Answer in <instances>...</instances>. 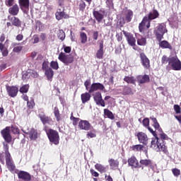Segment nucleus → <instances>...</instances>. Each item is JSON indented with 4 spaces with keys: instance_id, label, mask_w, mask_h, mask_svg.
<instances>
[{
    "instance_id": "28",
    "label": "nucleus",
    "mask_w": 181,
    "mask_h": 181,
    "mask_svg": "<svg viewBox=\"0 0 181 181\" xmlns=\"http://www.w3.org/2000/svg\"><path fill=\"white\" fill-rule=\"evenodd\" d=\"M8 13L13 16H16L18 13H19V6L16 4L11 6V7L8 8Z\"/></svg>"
},
{
    "instance_id": "47",
    "label": "nucleus",
    "mask_w": 181,
    "mask_h": 181,
    "mask_svg": "<svg viewBox=\"0 0 181 181\" xmlns=\"http://www.w3.org/2000/svg\"><path fill=\"white\" fill-rule=\"evenodd\" d=\"M19 91H20V93H21V94L28 93V91H29V85H28V84L23 85V86H21L20 88Z\"/></svg>"
},
{
    "instance_id": "51",
    "label": "nucleus",
    "mask_w": 181,
    "mask_h": 181,
    "mask_svg": "<svg viewBox=\"0 0 181 181\" xmlns=\"http://www.w3.org/2000/svg\"><path fill=\"white\" fill-rule=\"evenodd\" d=\"M171 171L175 177H178L179 176H180V170H179V168H173Z\"/></svg>"
},
{
    "instance_id": "39",
    "label": "nucleus",
    "mask_w": 181,
    "mask_h": 181,
    "mask_svg": "<svg viewBox=\"0 0 181 181\" xmlns=\"http://www.w3.org/2000/svg\"><path fill=\"white\" fill-rule=\"evenodd\" d=\"M0 51L1 52L2 56H4V57H6V56L9 54L8 49L5 47V45L3 43H0Z\"/></svg>"
},
{
    "instance_id": "30",
    "label": "nucleus",
    "mask_w": 181,
    "mask_h": 181,
    "mask_svg": "<svg viewBox=\"0 0 181 181\" xmlns=\"http://www.w3.org/2000/svg\"><path fill=\"white\" fill-rule=\"evenodd\" d=\"M81 100L82 101V104H86V103H88L91 100V93L90 92H86L81 95Z\"/></svg>"
},
{
    "instance_id": "38",
    "label": "nucleus",
    "mask_w": 181,
    "mask_h": 181,
    "mask_svg": "<svg viewBox=\"0 0 181 181\" xmlns=\"http://www.w3.org/2000/svg\"><path fill=\"white\" fill-rule=\"evenodd\" d=\"M144 145L142 144H136L131 147V149L134 151V152H141V151H144Z\"/></svg>"
},
{
    "instance_id": "3",
    "label": "nucleus",
    "mask_w": 181,
    "mask_h": 181,
    "mask_svg": "<svg viewBox=\"0 0 181 181\" xmlns=\"http://www.w3.org/2000/svg\"><path fill=\"white\" fill-rule=\"evenodd\" d=\"M168 32L166 29V25L165 23L158 24V25L154 30V35L158 42H161L163 39V35Z\"/></svg>"
},
{
    "instance_id": "2",
    "label": "nucleus",
    "mask_w": 181,
    "mask_h": 181,
    "mask_svg": "<svg viewBox=\"0 0 181 181\" xmlns=\"http://www.w3.org/2000/svg\"><path fill=\"white\" fill-rule=\"evenodd\" d=\"M158 18H159V12L154 8L152 11H150L147 16H145L141 22L139 24V32H141V33L145 32V26L147 29H149V28H151V22Z\"/></svg>"
},
{
    "instance_id": "7",
    "label": "nucleus",
    "mask_w": 181,
    "mask_h": 181,
    "mask_svg": "<svg viewBox=\"0 0 181 181\" xmlns=\"http://www.w3.org/2000/svg\"><path fill=\"white\" fill-rule=\"evenodd\" d=\"M1 134L5 142L11 144L12 142V135H11V127H6L1 131Z\"/></svg>"
},
{
    "instance_id": "13",
    "label": "nucleus",
    "mask_w": 181,
    "mask_h": 181,
    "mask_svg": "<svg viewBox=\"0 0 181 181\" xmlns=\"http://www.w3.org/2000/svg\"><path fill=\"white\" fill-rule=\"evenodd\" d=\"M105 87L101 83H93L91 84L90 87L89 88L88 93L93 94V93H95V91H103Z\"/></svg>"
},
{
    "instance_id": "14",
    "label": "nucleus",
    "mask_w": 181,
    "mask_h": 181,
    "mask_svg": "<svg viewBox=\"0 0 181 181\" xmlns=\"http://www.w3.org/2000/svg\"><path fill=\"white\" fill-rule=\"evenodd\" d=\"M64 11V7L62 8H57V12L55 13V18L57 21H62L63 18L67 19V18H69V15L66 14Z\"/></svg>"
},
{
    "instance_id": "56",
    "label": "nucleus",
    "mask_w": 181,
    "mask_h": 181,
    "mask_svg": "<svg viewBox=\"0 0 181 181\" xmlns=\"http://www.w3.org/2000/svg\"><path fill=\"white\" fill-rule=\"evenodd\" d=\"M23 49V47L18 46L13 48V52H14V53H21Z\"/></svg>"
},
{
    "instance_id": "50",
    "label": "nucleus",
    "mask_w": 181,
    "mask_h": 181,
    "mask_svg": "<svg viewBox=\"0 0 181 181\" xmlns=\"http://www.w3.org/2000/svg\"><path fill=\"white\" fill-rule=\"evenodd\" d=\"M50 66L53 70H59V62L56 61H52L50 62Z\"/></svg>"
},
{
    "instance_id": "40",
    "label": "nucleus",
    "mask_w": 181,
    "mask_h": 181,
    "mask_svg": "<svg viewBox=\"0 0 181 181\" xmlns=\"http://www.w3.org/2000/svg\"><path fill=\"white\" fill-rule=\"evenodd\" d=\"M134 92L132 91V88L129 86H124L123 89V95H132Z\"/></svg>"
},
{
    "instance_id": "64",
    "label": "nucleus",
    "mask_w": 181,
    "mask_h": 181,
    "mask_svg": "<svg viewBox=\"0 0 181 181\" xmlns=\"http://www.w3.org/2000/svg\"><path fill=\"white\" fill-rule=\"evenodd\" d=\"M105 179L106 181H114V180L112 179V177H111V175H105Z\"/></svg>"
},
{
    "instance_id": "16",
    "label": "nucleus",
    "mask_w": 181,
    "mask_h": 181,
    "mask_svg": "<svg viewBox=\"0 0 181 181\" xmlns=\"http://www.w3.org/2000/svg\"><path fill=\"white\" fill-rule=\"evenodd\" d=\"M38 117L40 118L41 122L43 125H50L52 122H53V120L52 119V117L46 115L45 112H41L38 115Z\"/></svg>"
},
{
    "instance_id": "33",
    "label": "nucleus",
    "mask_w": 181,
    "mask_h": 181,
    "mask_svg": "<svg viewBox=\"0 0 181 181\" xmlns=\"http://www.w3.org/2000/svg\"><path fill=\"white\" fill-rule=\"evenodd\" d=\"M150 119L153 122V127L155 128L156 131L160 132L162 129L160 128V125H159V122H158V119H156V117H150Z\"/></svg>"
},
{
    "instance_id": "25",
    "label": "nucleus",
    "mask_w": 181,
    "mask_h": 181,
    "mask_svg": "<svg viewBox=\"0 0 181 181\" xmlns=\"http://www.w3.org/2000/svg\"><path fill=\"white\" fill-rule=\"evenodd\" d=\"M137 82L139 85L141 84H146V83H149L151 81V77L149 75L144 74V75H139L136 77Z\"/></svg>"
},
{
    "instance_id": "44",
    "label": "nucleus",
    "mask_w": 181,
    "mask_h": 181,
    "mask_svg": "<svg viewBox=\"0 0 181 181\" xmlns=\"http://www.w3.org/2000/svg\"><path fill=\"white\" fill-rule=\"evenodd\" d=\"M104 115L110 119H114L115 118L112 112L110 111L108 109H104Z\"/></svg>"
},
{
    "instance_id": "8",
    "label": "nucleus",
    "mask_w": 181,
    "mask_h": 181,
    "mask_svg": "<svg viewBox=\"0 0 181 181\" xmlns=\"http://www.w3.org/2000/svg\"><path fill=\"white\" fill-rule=\"evenodd\" d=\"M139 58L144 69L146 70H149V69H151V60H149V58H148L146 54H145L144 52H141L139 54Z\"/></svg>"
},
{
    "instance_id": "53",
    "label": "nucleus",
    "mask_w": 181,
    "mask_h": 181,
    "mask_svg": "<svg viewBox=\"0 0 181 181\" xmlns=\"http://www.w3.org/2000/svg\"><path fill=\"white\" fill-rule=\"evenodd\" d=\"M10 129H11V132L14 134V135L19 134V128L16 126L10 127Z\"/></svg>"
},
{
    "instance_id": "24",
    "label": "nucleus",
    "mask_w": 181,
    "mask_h": 181,
    "mask_svg": "<svg viewBox=\"0 0 181 181\" xmlns=\"http://www.w3.org/2000/svg\"><path fill=\"white\" fill-rule=\"evenodd\" d=\"M96 57L99 59L104 58V40L99 42V49L96 52Z\"/></svg>"
},
{
    "instance_id": "29",
    "label": "nucleus",
    "mask_w": 181,
    "mask_h": 181,
    "mask_svg": "<svg viewBox=\"0 0 181 181\" xmlns=\"http://www.w3.org/2000/svg\"><path fill=\"white\" fill-rule=\"evenodd\" d=\"M140 165L142 166H145L146 168H151V169H153L154 166H153V163L151 161V160L149 159H143V160H140Z\"/></svg>"
},
{
    "instance_id": "6",
    "label": "nucleus",
    "mask_w": 181,
    "mask_h": 181,
    "mask_svg": "<svg viewBox=\"0 0 181 181\" xmlns=\"http://www.w3.org/2000/svg\"><path fill=\"white\" fill-rule=\"evenodd\" d=\"M170 66L175 71H180L181 70V61L177 57H171L170 61Z\"/></svg>"
},
{
    "instance_id": "54",
    "label": "nucleus",
    "mask_w": 181,
    "mask_h": 181,
    "mask_svg": "<svg viewBox=\"0 0 181 181\" xmlns=\"http://www.w3.org/2000/svg\"><path fill=\"white\" fill-rule=\"evenodd\" d=\"M90 173L91 176H93V177H98V176H100V173H98L97 171H95L93 168L90 169Z\"/></svg>"
},
{
    "instance_id": "46",
    "label": "nucleus",
    "mask_w": 181,
    "mask_h": 181,
    "mask_svg": "<svg viewBox=\"0 0 181 181\" xmlns=\"http://www.w3.org/2000/svg\"><path fill=\"white\" fill-rule=\"evenodd\" d=\"M70 119L72 121V124L74 127H76L80 121V118L73 116V113L71 114Z\"/></svg>"
},
{
    "instance_id": "52",
    "label": "nucleus",
    "mask_w": 181,
    "mask_h": 181,
    "mask_svg": "<svg viewBox=\"0 0 181 181\" xmlns=\"http://www.w3.org/2000/svg\"><path fill=\"white\" fill-rule=\"evenodd\" d=\"M86 2H84V1H81L78 5V9L79 11H81V12H84V9H86Z\"/></svg>"
},
{
    "instance_id": "27",
    "label": "nucleus",
    "mask_w": 181,
    "mask_h": 181,
    "mask_svg": "<svg viewBox=\"0 0 181 181\" xmlns=\"http://www.w3.org/2000/svg\"><path fill=\"white\" fill-rule=\"evenodd\" d=\"M8 21L11 22V25L13 26H16V28H21L22 26V21L19 18L16 16H13V17H8Z\"/></svg>"
},
{
    "instance_id": "49",
    "label": "nucleus",
    "mask_w": 181,
    "mask_h": 181,
    "mask_svg": "<svg viewBox=\"0 0 181 181\" xmlns=\"http://www.w3.org/2000/svg\"><path fill=\"white\" fill-rule=\"evenodd\" d=\"M58 37L60 40L63 41L66 39V33L64 32L63 30H60L58 33Z\"/></svg>"
},
{
    "instance_id": "41",
    "label": "nucleus",
    "mask_w": 181,
    "mask_h": 181,
    "mask_svg": "<svg viewBox=\"0 0 181 181\" xmlns=\"http://www.w3.org/2000/svg\"><path fill=\"white\" fill-rule=\"evenodd\" d=\"M54 115L57 122H59V121L62 120V116L60 115V111L59 110V107H54Z\"/></svg>"
},
{
    "instance_id": "10",
    "label": "nucleus",
    "mask_w": 181,
    "mask_h": 181,
    "mask_svg": "<svg viewBox=\"0 0 181 181\" xmlns=\"http://www.w3.org/2000/svg\"><path fill=\"white\" fill-rule=\"evenodd\" d=\"M3 146L4 152L0 153V162L1 165H5V157L11 156V153H9V145L7 143L4 142Z\"/></svg>"
},
{
    "instance_id": "35",
    "label": "nucleus",
    "mask_w": 181,
    "mask_h": 181,
    "mask_svg": "<svg viewBox=\"0 0 181 181\" xmlns=\"http://www.w3.org/2000/svg\"><path fill=\"white\" fill-rule=\"evenodd\" d=\"M159 46L162 49H170V50L173 49L172 45L167 40L160 41Z\"/></svg>"
},
{
    "instance_id": "17",
    "label": "nucleus",
    "mask_w": 181,
    "mask_h": 181,
    "mask_svg": "<svg viewBox=\"0 0 181 181\" xmlns=\"http://www.w3.org/2000/svg\"><path fill=\"white\" fill-rule=\"evenodd\" d=\"M136 136L137 137L139 144H143L146 146L148 145V141L149 139L148 138V135L146 134L143 132H140L137 133Z\"/></svg>"
},
{
    "instance_id": "63",
    "label": "nucleus",
    "mask_w": 181,
    "mask_h": 181,
    "mask_svg": "<svg viewBox=\"0 0 181 181\" xmlns=\"http://www.w3.org/2000/svg\"><path fill=\"white\" fill-rule=\"evenodd\" d=\"M57 4L61 8H64V0H58Z\"/></svg>"
},
{
    "instance_id": "20",
    "label": "nucleus",
    "mask_w": 181,
    "mask_h": 181,
    "mask_svg": "<svg viewBox=\"0 0 181 181\" xmlns=\"http://www.w3.org/2000/svg\"><path fill=\"white\" fill-rule=\"evenodd\" d=\"M93 100L96 105H101V107H105V101L103 100V95H101V93H95L93 95Z\"/></svg>"
},
{
    "instance_id": "1",
    "label": "nucleus",
    "mask_w": 181,
    "mask_h": 181,
    "mask_svg": "<svg viewBox=\"0 0 181 181\" xmlns=\"http://www.w3.org/2000/svg\"><path fill=\"white\" fill-rule=\"evenodd\" d=\"M160 132V138L156 134V137L152 138L151 143V148H152L156 152H163L165 155H169L168 147L165 145L164 139L168 138V135L163 133L162 130Z\"/></svg>"
},
{
    "instance_id": "62",
    "label": "nucleus",
    "mask_w": 181,
    "mask_h": 181,
    "mask_svg": "<svg viewBox=\"0 0 181 181\" xmlns=\"http://www.w3.org/2000/svg\"><path fill=\"white\" fill-rule=\"evenodd\" d=\"M174 110L176 112V114H180V106L179 105H174Z\"/></svg>"
},
{
    "instance_id": "4",
    "label": "nucleus",
    "mask_w": 181,
    "mask_h": 181,
    "mask_svg": "<svg viewBox=\"0 0 181 181\" xmlns=\"http://www.w3.org/2000/svg\"><path fill=\"white\" fill-rule=\"evenodd\" d=\"M46 132L49 141H51L52 144H54V145H59V142L60 141L59 132L53 129H49L46 131Z\"/></svg>"
},
{
    "instance_id": "18",
    "label": "nucleus",
    "mask_w": 181,
    "mask_h": 181,
    "mask_svg": "<svg viewBox=\"0 0 181 181\" xmlns=\"http://www.w3.org/2000/svg\"><path fill=\"white\" fill-rule=\"evenodd\" d=\"M19 6L23 13L29 12L30 1L29 0H18Z\"/></svg>"
},
{
    "instance_id": "42",
    "label": "nucleus",
    "mask_w": 181,
    "mask_h": 181,
    "mask_svg": "<svg viewBox=\"0 0 181 181\" xmlns=\"http://www.w3.org/2000/svg\"><path fill=\"white\" fill-rule=\"evenodd\" d=\"M35 99L33 98H30V100L27 102V107L28 110H33L35 107Z\"/></svg>"
},
{
    "instance_id": "21",
    "label": "nucleus",
    "mask_w": 181,
    "mask_h": 181,
    "mask_svg": "<svg viewBox=\"0 0 181 181\" xmlns=\"http://www.w3.org/2000/svg\"><path fill=\"white\" fill-rule=\"evenodd\" d=\"M23 132L25 134V135H28L30 141H36L39 136V134H37V130L35 129H30V130H28L26 132V130H24Z\"/></svg>"
},
{
    "instance_id": "12",
    "label": "nucleus",
    "mask_w": 181,
    "mask_h": 181,
    "mask_svg": "<svg viewBox=\"0 0 181 181\" xmlns=\"http://www.w3.org/2000/svg\"><path fill=\"white\" fill-rule=\"evenodd\" d=\"M78 127L81 131H90L93 128V126L87 120H81L78 124Z\"/></svg>"
},
{
    "instance_id": "45",
    "label": "nucleus",
    "mask_w": 181,
    "mask_h": 181,
    "mask_svg": "<svg viewBox=\"0 0 181 181\" xmlns=\"http://www.w3.org/2000/svg\"><path fill=\"white\" fill-rule=\"evenodd\" d=\"M137 45L139 46H145L146 45V38L140 37L137 39Z\"/></svg>"
},
{
    "instance_id": "34",
    "label": "nucleus",
    "mask_w": 181,
    "mask_h": 181,
    "mask_svg": "<svg viewBox=\"0 0 181 181\" xmlns=\"http://www.w3.org/2000/svg\"><path fill=\"white\" fill-rule=\"evenodd\" d=\"M97 136V130L95 129L90 127V129L89 132L86 134V138L90 139V138H95Z\"/></svg>"
},
{
    "instance_id": "22",
    "label": "nucleus",
    "mask_w": 181,
    "mask_h": 181,
    "mask_svg": "<svg viewBox=\"0 0 181 181\" xmlns=\"http://www.w3.org/2000/svg\"><path fill=\"white\" fill-rule=\"evenodd\" d=\"M128 165L129 166H132V168H134L135 169H139V168H141L135 156H132L131 158L128 159Z\"/></svg>"
},
{
    "instance_id": "36",
    "label": "nucleus",
    "mask_w": 181,
    "mask_h": 181,
    "mask_svg": "<svg viewBox=\"0 0 181 181\" xmlns=\"http://www.w3.org/2000/svg\"><path fill=\"white\" fill-rule=\"evenodd\" d=\"M95 169L100 172V173H107V167L104 166L102 164L96 163L95 165Z\"/></svg>"
},
{
    "instance_id": "32",
    "label": "nucleus",
    "mask_w": 181,
    "mask_h": 181,
    "mask_svg": "<svg viewBox=\"0 0 181 181\" xmlns=\"http://www.w3.org/2000/svg\"><path fill=\"white\" fill-rule=\"evenodd\" d=\"M123 80L127 84H133L134 86H135V84L136 83V79L135 78L134 76H124Z\"/></svg>"
},
{
    "instance_id": "23",
    "label": "nucleus",
    "mask_w": 181,
    "mask_h": 181,
    "mask_svg": "<svg viewBox=\"0 0 181 181\" xmlns=\"http://www.w3.org/2000/svg\"><path fill=\"white\" fill-rule=\"evenodd\" d=\"M18 177L20 180L30 181L32 180V176L30 174L25 171L21 170L18 173Z\"/></svg>"
},
{
    "instance_id": "11",
    "label": "nucleus",
    "mask_w": 181,
    "mask_h": 181,
    "mask_svg": "<svg viewBox=\"0 0 181 181\" xmlns=\"http://www.w3.org/2000/svg\"><path fill=\"white\" fill-rule=\"evenodd\" d=\"M6 90L7 91V94L11 98H15L16 95H18V93H19V88L16 86H6Z\"/></svg>"
},
{
    "instance_id": "26",
    "label": "nucleus",
    "mask_w": 181,
    "mask_h": 181,
    "mask_svg": "<svg viewBox=\"0 0 181 181\" xmlns=\"http://www.w3.org/2000/svg\"><path fill=\"white\" fill-rule=\"evenodd\" d=\"M108 163L112 170H117L119 168V160L118 159L110 158Z\"/></svg>"
},
{
    "instance_id": "43",
    "label": "nucleus",
    "mask_w": 181,
    "mask_h": 181,
    "mask_svg": "<svg viewBox=\"0 0 181 181\" xmlns=\"http://www.w3.org/2000/svg\"><path fill=\"white\" fill-rule=\"evenodd\" d=\"M172 59V57H168L166 55H163L161 58V63L162 64H169L170 65V60Z\"/></svg>"
},
{
    "instance_id": "60",
    "label": "nucleus",
    "mask_w": 181,
    "mask_h": 181,
    "mask_svg": "<svg viewBox=\"0 0 181 181\" xmlns=\"http://www.w3.org/2000/svg\"><path fill=\"white\" fill-rule=\"evenodd\" d=\"M30 74L31 77H33V78H36L39 77V74H37L36 72V71H33V70L31 71L30 72Z\"/></svg>"
},
{
    "instance_id": "57",
    "label": "nucleus",
    "mask_w": 181,
    "mask_h": 181,
    "mask_svg": "<svg viewBox=\"0 0 181 181\" xmlns=\"http://www.w3.org/2000/svg\"><path fill=\"white\" fill-rule=\"evenodd\" d=\"M64 52L66 53H71V47H67L66 45H63Z\"/></svg>"
},
{
    "instance_id": "61",
    "label": "nucleus",
    "mask_w": 181,
    "mask_h": 181,
    "mask_svg": "<svg viewBox=\"0 0 181 181\" xmlns=\"http://www.w3.org/2000/svg\"><path fill=\"white\" fill-rule=\"evenodd\" d=\"M90 84H91V81L90 80H86L84 82V86L86 87V90H87V91H88V90H90V88H88V86H90Z\"/></svg>"
},
{
    "instance_id": "15",
    "label": "nucleus",
    "mask_w": 181,
    "mask_h": 181,
    "mask_svg": "<svg viewBox=\"0 0 181 181\" xmlns=\"http://www.w3.org/2000/svg\"><path fill=\"white\" fill-rule=\"evenodd\" d=\"M122 33L125 36L127 40V43L129 45V46H135V43H136V40L135 39V37H134V35L125 30H122Z\"/></svg>"
},
{
    "instance_id": "59",
    "label": "nucleus",
    "mask_w": 181,
    "mask_h": 181,
    "mask_svg": "<svg viewBox=\"0 0 181 181\" xmlns=\"http://www.w3.org/2000/svg\"><path fill=\"white\" fill-rule=\"evenodd\" d=\"M42 70H45V71H46V70H47L49 69V62L45 61L42 63Z\"/></svg>"
},
{
    "instance_id": "58",
    "label": "nucleus",
    "mask_w": 181,
    "mask_h": 181,
    "mask_svg": "<svg viewBox=\"0 0 181 181\" xmlns=\"http://www.w3.org/2000/svg\"><path fill=\"white\" fill-rule=\"evenodd\" d=\"M14 2H15V0H6L5 1L6 6H9V7L13 6Z\"/></svg>"
},
{
    "instance_id": "55",
    "label": "nucleus",
    "mask_w": 181,
    "mask_h": 181,
    "mask_svg": "<svg viewBox=\"0 0 181 181\" xmlns=\"http://www.w3.org/2000/svg\"><path fill=\"white\" fill-rule=\"evenodd\" d=\"M142 124L144 125V127H145L146 128H148V127H149V118L146 117L143 119Z\"/></svg>"
},
{
    "instance_id": "19",
    "label": "nucleus",
    "mask_w": 181,
    "mask_h": 181,
    "mask_svg": "<svg viewBox=\"0 0 181 181\" xmlns=\"http://www.w3.org/2000/svg\"><path fill=\"white\" fill-rule=\"evenodd\" d=\"M93 15L97 22L100 23L103 22V19H104V15H105V10H100V11L93 10Z\"/></svg>"
},
{
    "instance_id": "48",
    "label": "nucleus",
    "mask_w": 181,
    "mask_h": 181,
    "mask_svg": "<svg viewBox=\"0 0 181 181\" xmlns=\"http://www.w3.org/2000/svg\"><path fill=\"white\" fill-rule=\"evenodd\" d=\"M80 37L81 39V43H87V34H86V33L81 32L80 34Z\"/></svg>"
},
{
    "instance_id": "9",
    "label": "nucleus",
    "mask_w": 181,
    "mask_h": 181,
    "mask_svg": "<svg viewBox=\"0 0 181 181\" xmlns=\"http://www.w3.org/2000/svg\"><path fill=\"white\" fill-rule=\"evenodd\" d=\"M4 159L6 160V165L8 170L11 173L15 172V170H16V165H15V162L12 158V156H7L4 157Z\"/></svg>"
},
{
    "instance_id": "37",
    "label": "nucleus",
    "mask_w": 181,
    "mask_h": 181,
    "mask_svg": "<svg viewBox=\"0 0 181 181\" xmlns=\"http://www.w3.org/2000/svg\"><path fill=\"white\" fill-rule=\"evenodd\" d=\"M134 16V11L132 10H127L126 16H125V21L129 23V22H131L132 21V18Z\"/></svg>"
},
{
    "instance_id": "5",
    "label": "nucleus",
    "mask_w": 181,
    "mask_h": 181,
    "mask_svg": "<svg viewBox=\"0 0 181 181\" xmlns=\"http://www.w3.org/2000/svg\"><path fill=\"white\" fill-rule=\"evenodd\" d=\"M58 59L65 66H69L74 62V57L71 54H67L63 52H60L58 56Z\"/></svg>"
},
{
    "instance_id": "31",
    "label": "nucleus",
    "mask_w": 181,
    "mask_h": 181,
    "mask_svg": "<svg viewBox=\"0 0 181 181\" xmlns=\"http://www.w3.org/2000/svg\"><path fill=\"white\" fill-rule=\"evenodd\" d=\"M45 74L47 80H49V81H52V80H53V76H54V71H53V69H52V68H48L47 69H46Z\"/></svg>"
}]
</instances>
